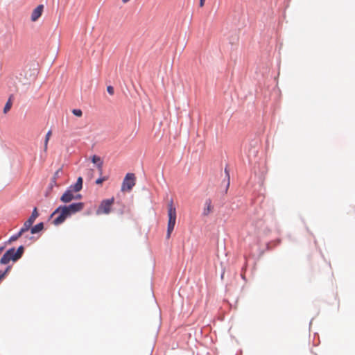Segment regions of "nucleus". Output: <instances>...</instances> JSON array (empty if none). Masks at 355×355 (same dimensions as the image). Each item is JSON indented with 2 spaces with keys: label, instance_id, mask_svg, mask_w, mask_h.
<instances>
[{
  "label": "nucleus",
  "instance_id": "7",
  "mask_svg": "<svg viewBox=\"0 0 355 355\" xmlns=\"http://www.w3.org/2000/svg\"><path fill=\"white\" fill-rule=\"evenodd\" d=\"M67 207V209L69 211L71 216L72 214H74L78 211H80L84 208V203L83 202H76V203H72L68 206H64Z\"/></svg>",
  "mask_w": 355,
  "mask_h": 355
},
{
  "label": "nucleus",
  "instance_id": "22",
  "mask_svg": "<svg viewBox=\"0 0 355 355\" xmlns=\"http://www.w3.org/2000/svg\"><path fill=\"white\" fill-rule=\"evenodd\" d=\"M6 277V272H2L0 270V282Z\"/></svg>",
  "mask_w": 355,
  "mask_h": 355
},
{
  "label": "nucleus",
  "instance_id": "16",
  "mask_svg": "<svg viewBox=\"0 0 355 355\" xmlns=\"http://www.w3.org/2000/svg\"><path fill=\"white\" fill-rule=\"evenodd\" d=\"M12 105V103L11 97H10L5 105V107L3 108V112L7 113L10 110Z\"/></svg>",
  "mask_w": 355,
  "mask_h": 355
},
{
  "label": "nucleus",
  "instance_id": "25",
  "mask_svg": "<svg viewBox=\"0 0 355 355\" xmlns=\"http://www.w3.org/2000/svg\"><path fill=\"white\" fill-rule=\"evenodd\" d=\"M10 266H8L7 268L6 269L5 271H3V272H6V275H7V273L8 272V271L10 270Z\"/></svg>",
  "mask_w": 355,
  "mask_h": 355
},
{
  "label": "nucleus",
  "instance_id": "8",
  "mask_svg": "<svg viewBox=\"0 0 355 355\" xmlns=\"http://www.w3.org/2000/svg\"><path fill=\"white\" fill-rule=\"evenodd\" d=\"M44 10L43 5H38L32 12L31 19L32 21H36L41 16Z\"/></svg>",
  "mask_w": 355,
  "mask_h": 355
},
{
  "label": "nucleus",
  "instance_id": "14",
  "mask_svg": "<svg viewBox=\"0 0 355 355\" xmlns=\"http://www.w3.org/2000/svg\"><path fill=\"white\" fill-rule=\"evenodd\" d=\"M51 134H52L51 130H49V131H48V132L46 135L45 140H44V151H46V150H47L48 143H49V141L50 137L51 136Z\"/></svg>",
  "mask_w": 355,
  "mask_h": 355
},
{
  "label": "nucleus",
  "instance_id": "9",
  "mask_svg": "<svg viewBox=\"0 0 355 355\" xmlns=\"http://www.w3.org/2000/svg\"><path fill=\"white\" fill-rule=\"evenodd\" d=\"M213 211V206L211 199H207L205 202L202 215L205 216H208Z\"/></svg>",
  "mask_w": 355,
  "mask_h": 355
},
{
  "label": "nucleus",
  "instance_id": "26",
  "mask_svg": "<svg viewBox=\"0 0 355 355\" xmlns=\"http://www.w3.org/2000/svg\"><path fill=\"white\" fill-rule=\"evenodd\" d=\"M130 1V0H122V2H123V3H128V1Z\"/></svg>",
  "mask_w": 355,
  "mask_h": 355
},
{
  "label": "nucleus",
  "instance_id": "2",
  "mask_svg": "<svg viewBox=\"0 0 355 355\" xmlns=\"http://www.w3.org/2000/svg\"><path fill=\"white\" fill-rule=\"evenodd\" d=\"M176 209L173 205V202L171 200L168 204V222L167 227L166 237L168 239L171 236L172 232L176 223Z\"/></svg>",
  "mask_w": 355,
  "mask_h": 355
},
{
  "label": "nucleus",
  "instance_id": "5",
  "mask_svg": "<svg viewBox=\"0 0 355 355\" xmlns=\"http://www.w3.org/2000/svg\"><path fill=\"white\" fill-rule=\"evenodd\" d=\"M135 175L134 173H127L125 178L123 179L121 190L123 191H130L132 190L133 187L135 185Z\"/></svg>",
  "mask_w": 355,
  "mask_h": 355
},
{
  "label": "nucleus",
  "instance_id": "15",
  "mask_svg": "<svg viewBox=\"0 0 355 355\" xmlns=\"http://www.w3.org/2000/svg\"><path fill=\"white\" fill-rule=\"evenodd\" d=\"M23 235V232L19 230V232L15 234V235H12L10 239H9V242L10 243H12L15 241H17L19 237H21V236Z\"/></svg>",
  "mask_w": 355,
  "mask_h": 355
},
{
  "label": "nucleus",
  "instance_id": "4",
  "mask_svg": "<svg viewBox=\"0 0 355 355\" xmlns=\"http://www.w3.org/2000/svg\"><path fill=\"white\" fill-rule=\"evenodd\" d=\"M114 202V198L112 197L110 199H105L101 202L96 214L97 215L109 214Z\"/></svg>",
  "mask_w": 355,
  "mask_h": 355
},
{
  "label": "nucleus",
  "instance_id": "18",
  "mask_svg": "<svg viewBox=\"0 0 355 355\" xmlns=\"http://www.w3.org/2000/svg\"><path fill=\"white\" fill-rule=\"evenodd\" d=\"M62 173V168H59L58 170H57L53 176V178H52V182L55 184L56 182V180L57 179L60 177V174Z\"/></svg>",
  "mask_w": 355,
  "mask_h": 355
},
{
  "label": "nucleus",
  "instance_id": "19",
  "mask_svg": "<svg viewBox=\"0 0 355 355\" xmlns=\"http://www.w3.org/2000/svg\"><path fill=\"white\" fill-rule=\"evenodd\" d=\"M72 113L78 117H80L83 115V112L80 109H73Z\"/></svg>",
  "mask_w": 355,
  "mask_h": 355
},
{
  "label": "nucleus",
  "instance_id": "23",
  "mask_svg": "<svg viewBox=\"0 0 355 355\" xmlns=\"http://www.w3.org/2000/svg\"><path fill=\"white\" fill-rule=\"evenodd\" d=\"M205 0H200V6L202 7L204 6Z\"/></svg>",
  "mask_w": 355,
  "mask_h": 355
},
{
  "label": "nucleus",
  "instance_id": "24",
  "mask_svg": "<svg viewBox=\"0 0 355 355\" xmlns=\"http://www.w3.org/2000/svg\"><path fill=\"white\" fill-rule=\"evenodd\" d=\"M10 266H8L7 268L6 269L5 271H3V272H6V275H7V273L8 272V271L10 270Z\"/></svg>",
  "mask_w": 355,
  "mask_h": 355
},
{
  "label": "nucleus",
  "instance_id": "11",
  "mask_svg": "<svg viewBox=\"0 0 355 355\" xmlns=\"http://www.w3.org/2000/svg\"><path fill=\"white\" fill-rule=\"evenodd\" d=\"M44 228L43 223H40L35 225L34 227H32L31 229V232L32 234H36L42 231Z\"/></svg>",
  "mask_w": 355,
  "mask_h": 355
},
{
  "label": "nucleus",
  "instance_id": "17",
  "mask_svg": "<svg viewBox=\"0 0 355 355\" xmlns=\"http://www.w3.org/2000/svg\"><path fill=\"white\" fill-rule=\"evenodd\" d=\"M92 161L93 163L96 164V163H98V168H102V162H101V159L99 157L96 156V155H94L92 158Z\"/></svg>",
  "mask_w": 355,
  "mask_h": 355
},
{
  "label": "nucleus",
  "instance_id": "12",
  "mask_svg": "<svg viewBox=\"0 0 355 355\" xmlns=\"http://www.w3.org/2000/svg\"><path fill=\"white\" fill-rule=\"evenodd\" d=\"M33 224V223L30 220H26L25 223H24L23 227L21 228L20 231H21L23 234L25 233L26 232L31 229Z\"/></svg>",
  "mask_w": 355,
  "mask_h": 355
},
{
  "label": "nucleus",
  "instance_id": "20",
  "mask_svg": "<svg viewBox=\"0 0 355 355\" xmlns=\"http://www.w3.org/2000/svg\"><path fill=\"white\" fill-rule=\"evenodd\" d=\"M107 91L110 95L114 94V87L112 86H107Z\"/></svg>",
  "mask_w": 355,
  "mask_h": 355
},
{
  "label": "nucleus",
  "instance_id": "10",
  "mask_svg": "<svg viewBox=\"0 0 355 355\" xmlns=\"http://www.w3.org/2000/svg\"><path fill=\"white\" fill-rule=\"evenodd\" d=\"M82 188H83V178L81 177H79L77 179L76 182L74 184L71 185L69 187V189L73 192H78L82 189Z\"/></svg>",
  "mask_w": 355,
  "mask_h": 355
},
{
  "label": "nucleus",
  "instance_id": "3",
  "mask_svg": "<svg viewBox=\"0 0 355 355\" xmlns=\"http://www.w3.org/2000/svg\"><path fill=\"white\" fill-rule=\"evenodd\" d=\"M55 217L53 223L55 225L62 224L68 217L71 216L67 207L64 206L58 207L51 215V217Z\"/></svg>",
  "mask_w": 355,
  "mask_h": 355
},
{
  "label": "nucleus",
  "instance_id": "21",
  "mask_svg": "<svg viewBox=\"0 0 355 355\" xmlns=\"http://www.w3.org/2000/svg\"><path fill=\"white\" fill-rule=\"evenodd\" d=\"M106 179L105 178H98L96 180V183L97 184H101L103 181H105Z\"/></svg>",
  "mask_w": 355,
  "mask_h": 355
},
{
  "label": "nucleus",
  "instance_id": "13",
  "mask_svg": "<svg viewBox=\"0 0 355 355\" xmlns=\"http://www.w3.org/2000/svg\"><path fill=\"white\" fill-rule=\"evenodd\" d=\"M39 214L36 207H35L32 211L31 216L28 218V220L32 222L33 223L35 222V219L38 217Z\"/></svg>",
  "mask_w": 355,
  "mask_h": 355
},
{
  "label": "nucleus",
  "instance_id": "1",
  "mask_svg": "<svg viewBox=\"0 0 355 355\" xmlns=\"http://www.w3.org/2000/svg\"><path fill=\"white\" fill-rule=\"evenodd\" d=\"M24 253V247L19 246L17 250L14 248L9 249L1 258V264H7L11 260L17 261L19 259Z\"/></svg>",
  "mask_w": 355,
  "mask_h": 355
},
{
  "label": "nucleus",
  "instance_id": "6",
  "mask_svg": "<svg viewBox=\"0 0 355 355\" xmlns=\"http://www.w3.org/2000/svg\"><path fill=\"white\" fill-rule=\"evenodd\" d=\"M80 197V195H74L73 192L68 189L61 196L60 200L64 203H68L73 200L79 199Z\"/></svg>",
  "mask_w": 355,
  "mask_h": 355
}]
</instances>
